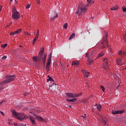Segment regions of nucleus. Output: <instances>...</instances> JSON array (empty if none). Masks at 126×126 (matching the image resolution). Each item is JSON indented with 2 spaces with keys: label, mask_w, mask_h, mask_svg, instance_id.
Here are the masks:
<instances>
[{
  "label": "nucleus",
  "mask_w": 126,
  "mask_h": 126,
  "mask_svg": "<svg viewBox=\"0 0 126 126\" xmlns=\"http://www.w3.org/2000/svg\"><path fill=\"white\" fill-rule=\"evenodd\" d=\"M42 58H43V54H42V53H39V56L33 57L32 60H33L35 63H38V62H41Z\"/></svg>",
  "instance_id": "39448f33"
},
{
  "label": "nucleus",
  "mask_w": 126,
  "mask_h": 126,
  "mask_svg": "<svg viewBox=\"0 0 126 126\" xmlns=\"http://www.w3.org/2000/svg\"><path fill=\"white\" fill-rule=\"evenodd\" d=\"M9 26V25H7V26H6V27H8Z\"/></svg>",
  "instance_id": "680f3d73"
},
{
  "label": "nucleus",
  "mask_w": 126,
  "mask_h": 126,
  "mask_svg": "<svg viewBox=\"0 0 126 126\" xmlns=\"http://www.w3.org/2000/svg\"><path fill=\"white\" fill-rule=\"evenodd\" d=\"M3 103H5V100H3L0 102V106Z\"/></svg>",
  "instance_id": "49530a36"
},
{
  "label": "nucleus",
  "mask_w": 126,
  "mask_h": 126,
  "mask_svg": "<svg viewBox=\"0 0 126 126\" xmlns=\"http://www.w3.org/2000/svg\"><path fill=\"white\" fill-rule=\"evenodd\" d=\"M63 28L67 29V23H66L63 25Z\"/></svg>",
  "instance_id": "72a5a7b5"
},
{
  "label": "nucleus",
  "mask_w": 126,
  "mask_h": 126,
  "mask_svg": "<svg viewBox=\"0 0 126 126\" xmlns=\"http://www.w3.org/2000/svg\"><path fill=\"white\" fill-rule=\"evenodd\" d=\"M12 0H10V2H11V1H12Z\"/></svg>",
  "instance_id": "052dcab7"
},
{
  "label": "nucleus",
  "mask_w": 126,
  "mask_h": 126,
  "mask_svg": "<svg viewBox=\"0 0 126 126\" xmlns=\"http://www.w3.org/2000/svg\"><path fill=\"white\" fill-rule=\"evenodd\" d=\"M7 46V44H2L1 45V48L4 49Z\"/></svg>",
  "instance_id": "c85d7f7f"
},
{
  "label": "nucleus",
  "mask_w": 126,
  "mask_h": 126,
  "mask_svg": "<svg viewBox=\"0 0 126 126\" xmlns=\"http://www.w3.org/2000/svg\"><path fill=\"white\" fill-rule=\"evenodd\" d=\"M125 41H126V33H125V35H124V37H123Z\"/></svg>",
  "instance_id": "a18cd8bd"
},
{
  "label": "nucleus",
  "mask_w": 126,
  "mask_h": 126,
  "mask_svg": "<svg viewBox=\"0 0 126 126\" xmlns=\"http://www.w3.org/2000/svg\"><path fill=\"white\" fill-rule=\"evenodd\" d=\"M126 56V52H122V54L121 55L122 57H125Z\"/></svg>",
  "instance_id": "58836bf2"
},
{
  "label": "nucleus",
  "mask_w": 126,
  "mask_h": 126,
  "mask_svg": "<svg viewBox=\"0 0 126 126\" xmlns=\"http://www.w3.org/2000/svg\"><path fill=\"white\" fill-rule=\"evenodd\" d=\"M47 58V54H44V58H42V63H43V64H45L46 63V59Z\"/></svg>",
  "instance_id": "f3484780"
},
{
  "label": "nucleus",
  "mask_w": 126,
  "mask_h": 126,
  "mask_svg": "<svg viewBox=\"0 0 126 126\" xmlns=\"http://www.w3.org/2000/svg\"><path fill=\"white\" fill-rule=\"evenodd\" d=\"M88 3H91V0H87Z\"/></svg>",
  "instance_id": "3c124183"
},
{
  "label": "nucleus",
  "mask_w": 126,
  "mask_h": 126,
  "mask_svg": "<svg viewBox=\"0 0 126 126\" xmlns=\"http://www.w3.org/2000/svg\"><path fill=\"white\" fill-rule=\"evenodd\" d=\"M29 95V93L26 92V93L24 94V96H28Z\"/></svg>",
  "instance_id": "4c0bfd02"
},
{
  "label": "nucleus",
  "mask_w": 126,
  "mask_h": 126,
  "mask_svg": "<svg viewBox=\"0 0 126 126\" xmlns=\"http://www.w3.org/2000/svg\"><path fill=\"white\" fill-rule=\"evenodd\" d=\"M37 39H38V38H36L35 36V38L33 40L32 45H34L35 44V42H36V41H37Z\"/></svg>",
  "instance_id": "7c9ffc66"
},
{
  "label": "nucleus",
  "mask_w": 126,
  "mask_h": 126,
  "mask_svg": "<svg viewBox=\"0 0 126 126\" xmlns=\"http://www.w3.org/2000/svg\"><path fill=\"white\" fill-rule=\"evenodd\" d=\"M65 94L66 98H74V94L71 93H66Z\"/></svg>",
  "instance_id": "1a4fd4ad"
},
{
  "label": "nucleus",
  "mask_w": 126,
  "mask_h": 126,
  "mask_svg": "<svg viewBox=\"0 0 126 126\" xmlns=\"http://www.w3.org/2000/svg\"><path fill=\"white\" fill-rule=\"evenodd\" d=\"M86 11V7L84 6L82 4L80 3L76 12L78 15H82V14Z\"/></svg>",
  "instance_id": "7ed1b4c3"
},
{
  "label": "nucleus",
  "mask_w": 126,
  "mask_h": 126,
  "mask_svg": "<svg viewBox=\"0 0 126 126\" xmlns=\"http://www.w3.org/2000/svg\"><path fill=\"white\" fill-rule=\"evenodd\" d=\"M101 45H102L101 49H104V48H105V46H104V42L101 43Z\"/></svg>",
  "instance_id": "ea45409f"
},
{
  "label": "nucleus",
  "mask_w": 126,
  "mask_h": 126,
  "mask_svg": "<svg viewBox=\"0 0 126 126\" xmlns=\"http://www.w3.org/2000/svg\"><path fill=\"white\" fill-rule=\"evenodd\" d=\"M11 24H12V22H10V25H11Z\"/></svg>",
  "instance_id": "4d7b16f0"
},
{
  "label": "nucleus",
  "mask_w": 126,
  "mask_h": 126,
  "mask_svg": "<svg viewBox=\"0 0 126 126\" xmlns=\"http://www.w3.org/2000/svg\"><path fill=\"white\" fill-rule=\"evenodd\" d=\"M12 17L14 20H18L20 18V14L16 10L15 7H13L12 9Z\"/></svg>",
  "instance_id": "20e7f679"
},
{
  "label": "nucleus",
  "mask_w": 126,
  "mask_h": 126,
  "mask_svg": "<svg viewBox=\"0 0 126 126\" xmlns=\"http://www.w3.org/2000/svg\"><path fill=\"white\" fill-rule=\"evenodd\" d=\"M48 78L49 79H47V82H49V81H54V79L52 78V77H50V76H48Z\"/></svg>",
  "instance_id": "b1692460"
},
{
  "label": "nucleus",
  "mask_w": 126,
  "mask_h": 126,
  "mask_svg": "<svg viewBox=\"0 0 126 126\" xmlns=\"http://www.w3.org/2000/svg\"><path fill=\"white\" fill-rule=\"evenodd\" d=\"M96 108L98 111H100L102 109V106H101V104L97 105H96Z\"/></svg>",
  "instance_id": "5701e85b"
},
{
  "label": "nucleus",
  "mask_w": 126,
  "mask_h": 126,
  "mask_svg": "<svg viewBox=\"0 0 126 126\" xmlns=\"http://www.w3.org/2000/svg\"><path fill=\"white\" fill-rule=\"evenodd\" d=\"M104 56V53L101 52L100 54L98 55V58H101V57H103Z\"/></svg>",
  "instance_id": "bb28decb"
},
{
  "label": "nucleus",
  "mask_w": 126,
  "mask_h": 126,
  "mask_svg": "<svg viewBox=\"0 0 126 126\" xmlns=\"http://www.w3.org/2000/svg\"><path fill=\"white\" fill-rule=\"evenodd\" d=\"M16 34H17V33H16V32L15 31V32H11L10 33V35H16Z\"/></svg>",
  "instance_id": "c756f323"
},
{
  "label": "nucleus",
  "mask_w": 126,
  "mask_h": 126,
  "mask_svg": "<svg viewBox=\"0 0 126 126\" xmlns=\"http://www.w3.org/2000/svg\"><path fill=\"white\" fill-rule=\"evenodd\" d=\"M24 34L28 35V36H29V35H30V34H29V33H28V32H25Z\"/></svg>",
  "instance_id": "c03bdc74"
},
{
  "label": "nucleus",
  "mask_w": 126,
  "mask_h": 126,
  "mask_svg": "<svg viewBox=\"0 0 126 126\" xmlns=\"http://www.w3.org/2000/svg\"><path fill=\"white\" fill-rule=\"evenodd\" d=\"M107 61H109V58H106L103 60V62L105 63L103 68H104L105 70H108L109 69V65L108 64Z\"/></svg>",
  "instance_id": "423d86ee"
},
{
  "label": "nucleus",
  "mask_w": 126,
  "mask_h": 126,
  "mask_svg": "<svg viewBox=\"0 0 126 126\" xmlns=\"http://www.w3.org/2000/svg\"><path fill=\"white\" fill-rule=\"evenodd\" d=\"M30 120L33 125L35 124V118H34L33 117L30 116Z\"/></svg>",
  "instance_id": "ddd939ff"
},
{
  "label": "nucleus",
  "mask_w": 126,
  "mask_h": 126,
  "mask_svg": "<svg viewBox=\"0 0 126 126\" xmlns=\"http://www.w3.org/2000/svg\"><path fill=\"white\" fill-rule=\"evenodd\" d=\"M119 7L118 6H115L113 7L112 8H111V10H117V9H118Z\"/></svg>",
  "instance_id": "4be33fe9"
},
{
  "label": "nucleus",
  "mask_w": 126,
  "mask_h": 126,
  "mask_svg": "<svg viewBox=\"0 0 126 126\" xmlns=\"http://www.w3.org/2000/svg\"><path fill=\"white\" fill-rule=\"evenodd\" d=\"M100 88L102 89L103 92H105V88L103 86H101Z\"/></svg>",
  "instance_id": "f704fd0d"
},
{
  "label": "nucleus",
  "mask_w": 126,
  "mask_h": 126,
  "mask_svg": "<svg viewBox=\"0 0 126 126\" xmlns=\"http://www.w3.org/2000/svg\"><path fill=\"white\" fill-rule=\"evenodd\" d=\"M122 53H123V51H120L118 52V54H119V56H121V55L122 54Z\"/></svg>",
  "instance_id": "a19ab883"
},
{
  "label": "nucleus",
  "mask_w": 126,
  "mask_h": 126,
  "mask_svg": "<svg viewBox=\"0 0 126 126\" xmlns=\"http://www.w3.org/2000/svg\"><path fill=\"white\" fill-rule=\"evenodd\" d=\"M72 65H76V66H77V65H79V62L74 61L72 63Z\"/></svg>",
  "instance_id": "dca6fc26"
},
{
  "label": "nucleus",
  "mask_w": 126,
  "mask_h": 126,
  "mask_svg": "<svg viewBox=\"0 0 126 126\" xmlns=\"http://www.w3.org/2000/svg\"><path fill=\"white\" fill-rule=\"evenodd\" d=\"M59 15L58 13L54 12L52 15L51 17V21H54V20H56V18H58Z\"/></svg>",
  "instance_id": "0eeeda50"
},
{
  "label": "nucleus",
  "mask_w": 126,
  "mask_h": 126,
  "mask_svg": "<svg viewBox=\"0 0 126 126\" xmlns=\"http://www.w3.org/2000/svg\"><path fill=\"white\" fill-rule=\"evenodd\" d=\"M108 33L106 32L105 34V38H106V39L105 40V43L107 45V46L109 47V45H108L109 42H108V41L107 40V37H108Z\"/></svg>",
  "instance_id": "f8f14e48"
},
{
  "label": "nucleus",
  "mask_w": 126,
  "mask_h": 126,
  "mask_svg": "<svg viewBox=\"0 0 126 126\" xmlns=\"http://www.w3.org/2000/svg\"><path fill=\"white\" fill-rule=\"evenodd\" d=\"M82 72H83L84 77H88V76H89V73H90L89 72H87V71L84 69L82 70Z\"/></svg>",
  "instance_id": "9d476101"
},
{
  "label": "nucleus",
  "mask_w": 126,
  "mask_h": 126,
  "mask_svg": "<svg viewBox=\"0 0 126 126\" xmlns=\"http://www.w3.org/2000/svg\"><path fill=\"white\" fill-rule=\"evenodd\" d=\"M12 114L13 115L16 119H17V120H19V121H21V122H22V121H24V120H26V119L28 118V117L26 116L25 115V114L22 113H19L15 112V110H12Z\"/></svg>",
  "instance_id": "f257e3e1"
},
{
  "label": "nucleus",
  "mask_w": 126,
  "mask_h": 126,
  "mask_svg": "<svg viewBox=\"0 0 126 126\" xmlns=\"http://www.w3.org/2000/svg\"><path fill=\"white\" fill-rule=\"evenodd\" d=\"M39 30H37V33L36 34V38H38L39 37Z\"/></svg>",
  "instance_id": "2f4dec72"
},
{
  "label": "nucleus",
  "mask_w": 126,
  "mask_h": 126,
  "mask_svg": "<svg viewBox=\"0 0 126 126\" xmlns=\"http://www.w3.org/2000/svg\"><path fill=\"white\" fill-rule=\"evenodd\" d=\"M75 37V33L74 32L72 33L71 36L69 38V40H71L73 38H74Z\"/></svg>",
  "instance_id": "aec40b11"
},
{
  "label": "nucleus",
  "mask_w": 126,
  "mask_h": 126,
  "mask_svg": "<svg viewBox=\"0 0 126 126\" xmlns=\"http://www.w3.org/2000/svg\"><path fill=\"white\" fill-rule=\"evenodd\" d=\"M3 84H0V92L4 88L3 86H0L1 85H2Z\"/></svg>",
  "instance_id": "473e14b6"
},
{
  "label": "nucleus",
  "mask_w": 126,
  "mask_h": 126,
  "mask_svg": "<svg viewBox=\"0 0 126 126\" xmlns=\"http://www.w3.org/2000/svg\"><path fill=\"white\" fill-rule=\"evenodd\" d=\"M51 61H52V56H51V55H49L48 59L47 60V63H51Z\"/></svg>",
  "instance_id": "393cba45"
},
{
  "label": "nucleus",
  "mask_w": 126,
  "mask_h": 126,
  "mask_svg": "<svg viewBox=\"0 0 126 126\" xmlns=\"http://www.w3.org/2000/svg\"><path fill=\"white\" fill-rule=\"evenodd\" d=\"M88 64H90V65H91V64H92V63H93L94 62H93V60L91 59H88Z\"/></svg>",
  "instance_id": "412c9836"
},
{
  "label": "nucleus",
  "mask_w": 126,
  "mask_h": 126,
  "mask_svg": "<svg viewBox=\"0 0 126 126\" xmlns=\"http://www.w3.org/2000/svg\"><path fill=\"white\" fill-rule=\"evenodd\" d=\"M19 126H26V125H25L22 124H20Z\"/></svg>",
  "instance_id": "8fccbe9b"
},
{
  "label": "nucleus",
  "mask_w": 126,
  "mask_h": 126,
  "mask_svg": "<svg viewBox=\"0 0 126 126\" xmlns=\"http://www.w3.org/2000/svg\"><path fill=\"white\" fill-rule=\"evenodd\" d=\"M15 78V75H7L5 77V80L0 83V84H7L9 82H11Z\"/></svg>",
  "instance_id": "f03ea898"
},
{
  "label": "nucleus",
  "mask_w": 126,
  "mask_h": 126,
  "mask_svg": "<svg viewBox=\"0 0 126 126\" xmlns=\"http://www.w3.org/2000/svg\"><path fill=\"white\" fill-rule=\"evenodd\" d=\"M37 4H40V0H36Z\"/></svg>",
  "instance_id": "09e8293b"
},
{
  "label": "nucleus",
  "mask_w": 126,
  "mask_h": 126,
  "mask_svg": "<svg viewBox=\"0 0 126 126\" xmlns=\"http://www.w3.org/2000/svg\"><path fill=\"white\" fill-rule=\"evenodd\" d=\"M82 117L85 120H86V115L85 114L84 116H82Z\"/></svg>",
  "instance_id": "37998d69"
},
{
  "label": "nucleus",
  "mask_w": 126,
  "mask_h": 126,
  "mask_svg": "<svg viewBox=\"0 0 126 126\" xmlns=\"http://www.w3.org/2000/svg\"><path fill=\"white\" fill-rule=\"evenodd\" d=\"M94 52H95V51H93L91 53V54H92V53H94Z\"/></svg>",
  "instance_id": "bf43d9fd"
},
{
  "label": "nucleus",
  "mask_w": 126,
  "mask_h": 126,
  "mask_svg": "<svg viewBox=\"0 0 126 126\" xmlns=\"http://www.w3.org/2000/svg\"><path fill=\"white\" fill-rule=\"evenodd\" d=\"M76 100H77V98H73L72 99H67L66 101L67 102H75L76 101Z\"/></svg>",
  "instance_id": "2eb2a0df"
},
{
  "label": "nucleus",
  "mask_w": 126,
  "mask_h": 126,
  "mask_svg": "<svg viewBox=\"0 0 126 126\" xmlns=\"http://www.w3.org/2000/svg\"><path fill=\"white\" fill-rule=\"evenodd\" d=\"M50 65H51V63L47 62L46 66V69L47 71V72L50 70Z\"/></svg>",
  "instance_id": "9b49d317"
},
{
  "label": "nucleus",
  "mask_w": 126,
  "mask_h": 126,
  "mask_svg": "<svg viewBox=\"0 0 126 126\" xmlns=\"http://www.w3.org/2000/svg\"><path fill=\"white\" fill-rule=\"evenodd\" d=\"M81 95H82V93H81L78 94H74V98H76V97H79V96H81Z\"/></svg>",
  "instance_id": "a211bd4d"
},
{
  "label": "nucleus",
  "mask_w": 126,
  "mask_h": 126,
  "mask_svg": "<svg viewBox=\"0 0 126 126\" xmlns=\"http://www.w3.org/2000/svg\"><path fill=\"white\" fill-rule=\"evenodd\" d=\"M34 117H35L36 119H37L39 121H43V118L42 117H41L40 116H37V115H35Z\"/></svg>",
  "instance_id": "6ab92c4d"
},
{
  "label": "nucleus",
  "mask_w": 126,
  "mask_h": 126,
  "mask_svg": "<svg viewBox=\"0 0 126 126\" xmlns=\"http://www.w3.org/2000/svg\"><path fill=\"white\" fill-rule=\"evenodd\" d=\"M30 6H31V4H28L26 6V8L28 9L30 7Z\"/></svg>",
  "instance_id": "e433bc0d"
},
{
  "label": "nucleus",
  "mask_w": 126,
  "mask_h": 126,
  "mask_svg": "<svg viewBox=\"0 0 126 126\" xmlns=\"http://www.w3.org/2000/svg\"><path fill=\"white\" fill-rule=\"evenodd\" d=\"M2 8V6L0 5V11H1Z\"/></svg>",
  "instance_id": "603ef678"
},
{
  "label": "nucleus",
  "mask_w": 126,
  "mask_h": 126,
  "mask_svg": "<svg viewBox=\"0 0 126 126\" xmlns=\"http://www.w3.org/2000/svg\"><path fill=\"white\" fill-rule=\"evenodd\" d=\"M0 113L1 114V115L4 116V113L3 112H2V111H0Z\"/></svg>",
  "instance_id": "de8ad7c7"
},
{
  "label": "nucleus",
  "mask_w": 126,
  "mask_h": 126,
  "mask_svg": "<svg viewBox=\"0 0 126 126\" xmlns=\"http://www.w3.org/2000/svg\"><path fill=\"white\" fill-rule=\"evenodd\" d=\"M14 125L15 126H18V124L17 123H14Z\"/></svg>",
  "instance_id": "5fc2aeb1"
},
{
  "label": "nucleus",
  "mask_w": 126,
  "mask_h": 126,
  "mask_svg": "<svg viewBox=\"0 0 126 126\" xmlns=\"http://www.w3.org/2000/svg\"><path fill=\"white\" fill-rule=\"evenodd\" d=\"M117 63L118 64H119V65H123V64L121 63H122L121 59H120V58L118 59Z\"/></svg>",
  "instance_id": "4468645a"
},
{
  "label": "nucleus",
  "mask_w": 126,
  "mask_h": 126,
  "mask_svg": "<svg viewBox=\"0 0 126 126\" xmlns=\"http://www.w3.org/2000/svg\"><path fill=\"white\" fill-rule=\"evenodd\" d=\"M122 10L123 11H124V12H126V7H123L122 8Z\"/></svg>",
  "instance_id": "c9c22d12"
},
{
  "label": "nucleus",
  "mask_w": 126,
  "mask_h": 126,
  "mask_svg": "<svg viewBox=\"0 0 126 126\" xmlns=\"http://www.w3.org/2000/svg\"><path fill=\"white\" fill-rule=\"evenodd\" d=\"M39 53H42V55H43V53H44V50H42L41 51H40Z\"/></svg>",
  "instance_id": "6e6d98bb"
},
{
  "label": "nucleus",
  "mask_w": 126,
  "mask_h": 126,
  "mask_svg": "<svg viewBox=\"0 0 126 126\" xmlns=\"http://www.w3.org/2000/svg\"><path fill=\"white\" fill-rule=\"evenodd\" d=\"M89 54L88 53H86V57H87V58H88V57H89Z\"/></svg>",
  "instance_id": "864d4df0"
},
{
  "label": "nucleus",
  "mask_w": 126,
  "mask_h": 126,
  "mask_svg": "<svg viewBox=\"0 0 126 126\" xmlns=\"http://www.w3.org/2000/svg\"><path fill=\"white\" fill-rule=\"evenodd\" d=\"M112 113L113 115H119V114H124L125 112L122 110H117V111L113 110L112 111Z\"/></svg>",
  "instance_id": "6e6552de"
},
{
  "label": "nucleus",
  "mask_w": 126,
  "mask_h": 126,
  "mask_svg": "<svg viewBox=\"0 0 126 126\" xmlns=\"http://www.w3.org/2000/svg\"><path fill=\"white\" fill-rule=\"evenodd\" d=\"M21 31H22V29H20L16 31V34H18V33H20V32H21Z\"/></svg>",
  "instance_id": "cd10ccee"
},
{
  "label": "nucleus",
  "mask_w": 126,
  "mask_h": 126,
  "mask_svg": "<svg viewBox=\"0 0 126 126\" xmlns=\"http://www.w3.org/2000/svg\"><path fill=\"white\" fill-rule=\"evenodd\" d=\"M6 58H7V56H4L2 57L1 58V59H2V60H4V59H6Z\"/></svg>",
  "instance_id": "79ce46f5"
},
{
  "label": "nucleus",
  "mask_w": 126,
  "mask_h": 126,
  "mask_svg": "<svg viewBox=\"0 0 126 126\" xmlns=\"http://www.w3.org/2000/svg\"><path fill=\"white\" fill-rule=\"evenodd\" d=\"M49 56H51L52 57V52L50 53Z\"/></svg>",
  "instance_id": "13d9d810"
},
{
  "label": "nucleus",
  "mask_w": 126,
  "mask_h": 126,
  "mask_svg": "<svg viewBox=\"0 0 126 126\" xmlns=\"http://www.w3.org/2000/svg\"><path fill=\"white\" fill-rule=\"evenodd\" d=\"M101 123L104 126L106 125V124H107V122H106V121H105V120H104L103 119L101 121Z\"/></svg>",
  "instance_id": "a878e982"
}]
</instances>
